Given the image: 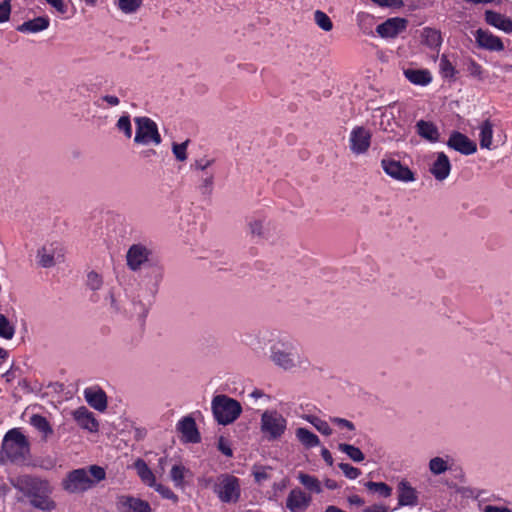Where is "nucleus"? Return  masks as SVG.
<instances>
[{"label":"nucleus","mask_w":512,"mask_h":512,"mask_svg":"<svg viewBox=\"0 0 512 512\" xmlns=\"http://www.w3.org/2000/svg\"><path fill=\"white\" fill-rule=\"evenodd\" d=\"M371 132L363 126L352 129L349 136V148L355 155H361L368 151L371 144Z\"/></svg>","instance_id":"obj_9"},{"label":"nucleus","mask_w":512,"mask_h":512,"mask_svg":"<svg viewBox=\"0 0 512 512\" xmlns=\"http://www.w3.org/2000/svg\"><path fill=\"white\" fill-rule=\"evenodd\" d=\"M467 71L473 77H476L479 79H481V77H482L483 69H482L481 65H479L475 61L469 62L468 66H467Z\"/></svg>","instance_id":"obj_52"},{"label":"nucleus","mask_w":512,"mask_h":512,"mask_svg":"<svg viewBox=\"0 0 512 512\" xmlns=\"http://www.w3.org/2000/svg\"><path fill=\"white\" fill-rule=\"evenodd\" d=\"M254 476L257 482H262L268 479V474L264 470L255 472Z\"/></svg>","instance_id":"obj_61"},{"label":"nucleus","mask_w":512,"mask_h":512,"mask_svg":"<svg viewBox=\"0 0 512 512\" xmlns=\"http://www.w3.org/2000/svg\"><path fill=\"white\" fill-rule=\"evenodd\" d=\"M287 429L286 418L276 410H266L261 415L260 430L269 441L280 439Z\"/></svg>","instance_id":"obj_6"},{"label":"nucleus","mask_w":512,"mask_h":512,"mask_svg":"<svg viewBox=\"0 0 512 512\" xmlns=\"http://www.w3.org/2000/svg\"><path fill=\"white\" fill-rule=\"evenodd\" d=\"M155 488V490L160 493L164 498L166 499H172L174 501L177 500V496L174 494V492L172 490H170L168 487L162 485V484H157L155 483V485L153 486Z\"/></svg>","instance_id":"obj_50"},{"label":"nucleus","mask_w":512,"mask_h":512,"mask_svg":"<svg viewBox=\"0 0 512 512\" xmlns=\"http://www.w3.org/2000/svg\"><path fill=\"white\" fill-rule=\"evenodd\" d=\"M474 37L477 45L482 49L489 51H502L504 49L502 40L487 30L477 29Z\"/></svg>","instance_id":"obj_16"},{"label":"nucleus","mask_w":512,"mask_h":512,"mask_svg":"<svg viewBox=\"0 0 512 512\" xmlns=\"http://www.w3.org/2000/svg\"><path fill=\"white\" fill-rule=\"evenodd\" d=\"M38 264L43 268H51L63 259L61 249L55 244H47L37 251Z\"/></svg>","instance_id":"obj_13"},{"label":"nucleus","mask_w":512,"mask_h":512,"mask_svg":"<svg viewBox=\"0 0 512 512\" xmlns=\"http://www.w3.org/2000/svg\"><path fill=\"white\" fill-rule=\"evenodd\" d=\"M206 487L210 486L222 503L235 504L241 496L240 481L234 475L223 473L215 479L209 478Z\"/></svg>","instance_id":"obj_4"},{"label":"nucleus","mask_w":512,"mask_h":512,"mask_svg":"<svg viewBox=\"0 0 512 512\" xmlns=\"http://www.w3.org/2000/svg\"><path fill=\"white\" fill-rule=\"evenodd\" d=\"M312 497L300 488L292 489L286 499V507L290 512H304L311 504Z\"/></svg>","instance_id":"obj_15"},{"label":"nucleus","mask_w":512,"mask_h":512,"mask_svg":"<svg viewBox=\"0 0 512 512\" xmlns=\"http://www.w3.org/2000/svg\"><path fill=\"white\" fill-rule=\"evenodd\" d=\"M406 78L416 85H427L431 81V77L426 70L407 69L404 72Z\"/></svg>","instance_id":"obj_33"},{"label":"nucleus","mask_w":512,"mask_h":512,"mask_svg":"<svg viewBox=\"0 0 512 512\" xmlns=\"http://www.w3.org/2000/svg\"><path fill=\"white\" fill-rule=\"evenodd\" d=\"M135 309L137 307L140 308V312L136 315L138 318H145L147 316V308L142 305V303H137L134 305Z\"/></svg>","instance_id":"obj_62"},{"label":"nucleus","mask_w":512,"mask_h":512,"mask_svg":"<svg viewBox=\"0 0 512 512\" xmlns=\"http://www.w3.org/2000/svg\"><path fill=\"white\" fill-rule=\"evenodd\" d=\"M188 144H189V140H186L180 144H178V143L172 144V152L178 161L184 162L187 160L186 150H187Z\"/></svg>","instance_id":"obj_45"},{"label":"nucleus","mask_w":512,"mask_h":512,"mask_svg":"<svg viewBox=\"0 0 512 512\" xmlns=\"http://www.w3.org/2000/svg\"><path fill=\"white\" fill-rule=\"evenodd\" d=\"M485 21L505 33H512V20L501 13L487 10L485 11Z\"/></svg>","instance_id":"obj_22"},{"label":"nucleus","mask_w":512,"mask_h":512,"mask_svg":"<svg viewBox=\"0 0 512 512\" xmlns=\"http://www.w3.org/2000/svg\"><path fill=\"white\" fill-rule=\"evenodd\" d=\"M136 132L134 142L139 145L154 144L158 146L162 142L157 124L146 116L134 118Z\"/></svg>","instance_id":"obj_7"},{"label":"nucleus","mask_w":512,"mask_h":512,"mask_svg":"<svg viewBox=\"0 0 512 512\" xmlns=\"http://www.w3.org/2000/svg\"><path fill=\"white\" fill-rule=\"evenodd\" d=\"M331 422L336 424L340 428H346L350 431L355 430V425L347 419L340 418V417H333V418H331Z\"/></svg>","instance_id":"obj_53"},{"label":"nucleus","mask_w":512,"mask_h":512,"mask_svg":"<svg viewBox=\"0 0 512 512\" xmlns=\"http://www.w3.org/2000/svg\"><path fill=\"white\" fill-rule=\"evenodd\" d=\"M493 127V123L488 119L479 126V142L482 149H492Z\"/></svg>","instance_id":"obj_27"},{"label":"nucleus","mask_w":512,"mask_h":512,"mask_svg":"<svg viewBox=\"0 0 512 512\" xmlns=\"http://www.w3.org/2000/svg\"><path fill=\"white\" fill-rule=\"evenodd\" d=\"M398 506L415 507L419 504V492L407 479H401L397 484Z\"/></svg>","instance_id":"obj_11"},{"label":"nucleus","mask_w":512,"mask_h":512,"mask_svg":"<svg viewBox=\"0 0 512 512\" xmlns=\"http://www.w3.org/2000/svg\"><path fill=\"white\" fill-rule=\"evenodd\" d=\"M387 507L383 504H373L366 507L362 512H387Z\"/></svg>","instance_id":"obj_56"},{"label":"nucleus","mask_w":512,"mask_h":512,"mask_svg":"<svg viewBox=\"0 0 512 512\" xmlns=\"http://www.w3.org/2000/svg\"><path fill=\"white\" fill-rule=\"evenodd\" d=\"M11 13L10 0H4L0 4V23L5 22L9 19Z\"/></svg>","instance_id":"obj_51"},{"label":"nucleus","mask_w":512,"mask_h":512,"mask_svg":"<svg viewBox=\"0 0 512 512\" xmlns=\"http://www.w3.org/2000/svg\"><path fill=\"white\" fill-rule=\"evenodd\" d=\"M325 512H345V511L336 506L330 505L326 508Z\"/></svg>","instance_id":"obj_64"},{"label":"nucleus","mask_w":512,"mask_h":512,"mask_svg":"<svg viewBox=\"0 0 512 512\" xmlns=\"http://www.w3.org/2000/svg\"><path fill=\"white\" fill-rule=\"evenodd\" d=\"M30 424L35 427L40 433L43 434V438L46 440L53 434V429L47 419L41 415L34 414L30 418Z\"/></svg>","instance_id":"obj_32"},{"label":"nucleus","mask_w":512,"mask_h":512,"mask_svg":"<svg viewBox=\"0 0 512 512\" xmlns=\"http://www.w3.org/2000/svg\"><path fill=\"white\" fill-rule=\"evenodd\" d=\"M450 171L451 163L448 156L444 152H439L436 160L430 167V173L437 181H444L448 178Z\"/></svg>","instance_id":"obj_19"},{"label":"nucleus","mask_w":512,"mask_h":512,"mask_svg":"<svg viewBox=\"0 0 512 512\" xmlns=\"http://www.w3.org/2000/svg\"><path fill=\"white\" fill-rule=\"evenodd\" d=\"M215 163V159L212 157L204 156L202 158L196 159L193 164H191V169L197 172H208V168Z\"/></svg>","instance_id":"obj_40"},{"label":"nucleus","mask_w":512,"mask_h":512,"mask_svg":"<svg viewBox=\"0 0 512 512\" xmlns=\"http://www.w3.org/2000/svg\"><path fill=\"white\" fill-rule=\"evenodd\" d=\"M118 504L121 512H151L148 502L131 496H121Z\"/></svg>","instance_id":"obj_20"},{"label":"nucleus","mask_w":512,"mask_h":512,"mask_svg":"<svg viewBox=\"0 0 512 512\" xmlns=\"http://www.w3.org/2000/svg\"><path fill=\"white\" fill-rule=\"evenodd\" d=\"M15 328L11 322H0V337L10 340L14 336Z\"/></svg>","instance_id":"obj_49"},{"label":"nucleus","mask_w":512,"mask_h":512,"mask_svg":"<svg viewBox=\"0 0 512 512\" xmlns=\"http://www.w3.org/2000/svg\"><path fill=\"white\" fill-rule=\"evenodd\" d=\"M297 478L299 482L309 491L317 494L322 492L321 483L316 477L300 472Z\"/></svg>","instance_id":"obj_34"},{"label":"nucleus","mask_w":512,"mask_h":512,"mask_svg":"<svg viewBox=\"0 0 512 512\" xmlns=\"http://www.w3.org/2000/svg\"><path fill=\"white\" fill-rule=\"evenodd\" d=\"M338 449L345 453L354 462H362L365 459L363 452L354 445L340 443L338 445Z\"/></svg>","instance_id":"obj_35"},{"label":"nucleus","mask_w":512,"mask_h":512,"mask_svg":"<svg viewBox=\"0 0 512 512\" xmlns=\"http://www.w3.org/2000/svg\"><path fill=\"white\" fill-rule=\"evenodd\" d=\"M269 359L278 368L289 372H307L312 367L309 358L289 340H277L272 343L269 348Z\"/></svg>","instance_id":"obj_1"},{"label":"nucleus","mask_w":512,"mask_h":512,"mask_svg":"<svg viewBox=\"0 0 512 512\" xmlns=\"http://www.w3.org/2000/svg\"><path fill=\"white\" fill-rule=\"evenodd\" d=\"M151 250L143 244H133L127 251V266L132 271H137L141 266L149 260Z\"/></svg>","instance_id":"obj_12"},{"label":"nucleus","mask_w":512,"mask_h":512,"mask_svg":"<svg viewBox=\"0 0 512 512\" xmlns=\"http://www.w3.org/2000/svg\"><path fill=\"white\" fill-rule=\"evenodd\" d=\"M177 429L181 432L183 438L187 442L197 443L200 441V434L197 430L195 420L186 416L177 425Z\"/></svg>","instance_id":"obj_21"},{"label":"nucleus","mask_w":512,"mask_h":512,"mask_svg":"<svg viewBox=\"0 0 512 512\" xmlns=\"http://www.w3.org/2000/svg\"><path fill=\"white\" fill-rule=\"evenodd\" d=\"M215 176L212 172H205L199 177L197 189L202 196H211L214 189Z\"/></svg>","instance_id":"obj_30"},{"label":"nucleus","mask_w":512,"mask_h":512,"mask_svg":"<svg viewBox=\"0 0 512 512\" xmlns=\"http://www.w3.org/2000/svg\"><path fill=\"white\" fill-rule=\"evenodd\" d=\"M421 43L429 49L439 52L442 44L441 32L431 27L423 28L421 31Z\"/></svg>","instance_id":"obj_24"},{"label":"nucleus","mask_w":512,"mask_h":512,"mask_svg":"<svg viewBox=\"0 0 512 512\" xmlns=\"http://www.w3.org/2000/svg\"><path fill=\"white\" fill-rule=\"evenodd\" d=\"M447 146L463 155H471L477 151L476 143L457 131L451 133Z\"/></svg>","instance_id":"obj_14"},{"label":"nucleus","mask_w":512,"mask_h":512,"mask_svg":"<svg viewBox=\"0 0 512 512\" xmlns=\"http://www.w3.org/2000/svg\"><path fill=\"white\" fill-rule=\"evenodd\" d=\"M116 127L119 131H122L126 138L132 137V126L129 115H122L117 123Z\"/></svg>","instance_id":"obj_44"},{"label":"nucleus","mask_w":512,"mask_h":512,"mask_svg":"<svg viewBox=\"0 0 512 512\" xmlns=\"http://www.w3.org/2000/svg\"><path fill=\"white\" fill-rule=\"evenodd\" d=\"M12 485L30 499V504L41 511L50 512L56 508V503L51 499V486L47 481H42L30 476H20L11 481Z\"/></svg>","instance_id":"obj_2"},{"label":"nucleus","mask_w":512,"mask_h":512,"mask_svg":"<svg viewBox=\"0 0 512 512\" xmlns=\"http://www.w3.org/2000/svg\"><path fill=\"white\" fill-rule=\"evenodd\" d=\"M451 460L452 459L448 455L445 457H433L428 463L429 471L435 476L441 475L450 469L449 462Z\"/></svg>","instance_id":"obj_28"},{"label":"nucleus","mask_w":512,"mask_h":512,"mask_svg":"<svg viewBox=\"0 0 512 512\" xmlns=\"http://www.w3.org/2000/svg\"><path fill=\"white\" fill-rule=\"evenodd\" d=\"M308 421L323 435L329 436L332 434V429L328 423L316 416H311Z\"/></svg>","instance_id":"obj_43"},{"label":"nucleus","mask_w":512,"mask_h":512,"mask_svg":"<svg viewBox=\"0 0 512 512\" xmlns=\"http://www.w3.org/2000/svg\"><path fill=\"white\" fill-rule=\"evenodd\" d=\"M187 473H189V470L180 464L171 468L170 477L176 487L184 485V478Z\"/></svg>","instance_id":"obj_36"},{"label":"nucleus","mask_w":512,"mask_h":512,"mask_svg":"<svg viewBox=\"0 0 512 512\" xmlns=\"http://www.w3.org/2000/svg\"><path fill=\"white\" fill-rule=\"evenodd\" d=\"M407 20L404 18H390L377 26V33L384 38H394L406 29Z\"/></svg>","instance_id":"obj_17"},{"label":"nucleus","mask_w":512,"mask_h":512,"mask_svg":"<svg viewBox=\"0 0 512 512\" xmlns=\"http://www.w3.org/2000/svg\"><path fill=\"white\" fill-rule=\"evenodd\" d=\"M314 21L316 25L325 32H329L333 29V23L331 19L325 12L321 10H316L314 12Z\"/></svg>","instance_id":"obj_37"},{"label":"nucleus","mask_w":512,"mask_h":512,"mask_svg":"<svg viewBox=\"0 0 512 512\" xmlns=\"http://www.w3.org/2000/svg\"><path fill=\"white\" fill-rule=\"evenodd\" d=\"M2 448L8 458L17 460L29 452V443L19 430L12 429L5 435Z\"/></svg>","instance_id":"obj_8"},{"label":"nucleus","mask_w":512,"mask_h":512,"mask_svg":"<svg viewBox=\"0 0 512 512\" xmlns=\"http://www.w3.org/2000/svg\"><path fill=\"white\" fill-rule=\"evenodd\" d=\"M416 131L422 138L430 142H437L439 140L438 128L430 121L419 120L416 123Z\"/></svg>","instance_id":"obj_26"},{"label":"nucleus","mask_w":512,"mask_h":512,"mask_svg":"<svg viewBox=\"0 0 512 512\" xmlns=\"http://www.w3.org/2000/svg\"><path fill=\"white\" fill-rule=\"evenodd\" d=\"M51 5L58 13L65 14L67 12V5L62 0H45Z\"/></svg>","instance_id":"obj_54"},{"label":"nucleus","mask_w":512,"mask_h":512,"mask_svg":"<svg viewBox=\"0 0 512 512\" xmlns=\"http://www.w3.org/2000/svg\"><path fill=\"white\" fill-rule=\"evenodd\" d=\"M381 166L385 173L395 180L402 182H412L415 180L414 173L399 161L392 159H383Z\"/></svg>","instance_id":"obj_10"},{"label":"nucleus","mask_w":512,"mask_h":512,"mask_svg":"<svg viewBox=\"0 0 512 512\" xmlns=\"http://www.w3.org/2000/svg\"><path fill=\"white\" fill-rule=\"evenodd\" d=\"M249 231L254 236L265 237L267 234V227L263 220L255 219L249 222Z\"/></svg>","instance_id":"obj_42"},{"label":"nucleus","mask_w":512,"mask_h":512,"mask_svg":"<svg viewBox=\"0 0 512 512\" xmlns=\"http://www.w3.org/2000/svg\"><path fill=\"white\" fill-rule=\"evenodd\" d=\"M135 469L137 471L138 476L141 478V480L147 484L148 486L152 487L156 483L155 476L151 469L147 466L144 460L137 459L134 463Z\"/></svg>","instance_id":"obj_29"},{"label":"nucleus","mask_w":512,"mask_h":512,"mask_svg":"<svg viewBox=\"0 0 512 512\" xmlns=\"http://www.w3.org/2000/svg\"><path fill=\"white\" fill-rule=\"evenodd\" d=\"M325 486L330 489V490H334V489H337L338 488V484L336 483V481L332 480V479H326L325 480Z\"/></svg>","instance_id":"obj_63"},{"label":"nucleus","mask_w":512,"mask_h":512,"mask_svg":"<svg viewBox=\"0 0 512 512\" xmlns=\"http://www.w3.org/2000/svg\"><path fill=\"white\" fill-rule=\"evenodd\" d=\"M211 408L216 421L221 425L233 423L242 412L241 404L224 394L212 399Z\"/></svg>","instance_id":"obj_5"},{"label":"nucleus","mask_w":512,"mask_h":512,"mask_svg":"<svg viewBox=\"0 0 512 512\" xmlns=\"http://www.w3.org/2000/svg\"><path fill=\"white\" fill-rule=\"evenodd\" d=\"M86 285L92 291L101 289L103 285L102 276L95 271H89L87 273Z\"/></svg>","instance_id":"obj_41"},{"label":"nucleus","mask_w":512,"mask_h":512,"mask_svg":"<svg viewBox=\"0 0 512 512\" xmlns=\"http://www.w3.org/2000/svg\"><path fill=\"white\" fill-rule=\"evenodd\" d=\"M321 456L323 457L324 461L329 465V466H332L333 465V458H332V455L331 453L329 452L328 449L326 448H323L321 450Z\"/></svg>","instance_id":"obj_58"},{"label":"nucleus","mask_w":512,"mask_h":512,"mask_svg":"<svg viewBox=\"0 0 512 512\" xmlns=\"http://www.w3.org/2000/svg\"><path fill=\"white\" fill-rule=\"evenodd\" d=\"M50 20L46 16H39L32 20L23 22L17 27V31L22 33H38L49 27Z\"/></svg>","instance_id":"obj_25"},{"label":"nucleus","mask_w":512,"mask_h":512,"mask_svg":"<svg viewBox=\"0 0 512 512\" xmlns=\"http://www.w3.org/2000/svg\"><path fill=\"white\" fill-rule=\"evenodd\" d=\"M105 477L106 472L103 467L91 465L88 468H79L69 472L62 480V487L71 494L83 493L104 480Z\"/></svg>","instance_id":"obj_3"},{"label":"nucleus","mask_w":512,"mask_h":512,"mask_svg":"<svg viewBox=\"0 0 512 512\" xmlns=\"http://www.w3.org/2000/svg\"><path fill=\"white\" fill-rule=\"evenodd\" d=\"M295 434L297 439L307 448L316 447L320 443L318 436L306 428H297Z\"/></svg>","instance_id":"obj_31"},{"label":"nucleus","mask_w":512,"mask_h":512,"mask_svg":"<svg viewBox=\"0 0 512 512\" xmlns=\"http://www.w3.org/2000/svg\"><path fill=\"white\" fill-rule=\"evenodd\" d=\"M440 68L441 72L445 77H453L455 73V69L451 62L447 59L445 55L441 57L440 60Z\"/></svg>","instance_id":"obj_48"},{"label":"nucleus","mask_w":512,"mask_h":512,"mask_svg":"<svg viewBox=\"0 0 512 512\" xmlns=\"http://www.w3.org/2000/svg\"><path fill=\"white\" fill-rule=\"evenodd\" d=\"M249 397L254 400L255 405H265L269 402L270 396L265 394L260 389H254L250 394Z\"/></svg>","instance_id":"obj_47"},{"label":"nucleus","mask_w":512,"mask_h":512,"mask_svg":"<svg viewBox=\"0 0 512 512\" xmlns=\"http://www.w3.org/2000/svg\"><path fill=\"white\" fill-rule=\"evenodd\" d=\"M86 401L90 406L98 411H104L107 408V397L103 390L88 388L84 391Z\"/></svg>","instance_id":"obj_23"},{"label":"nucleus","mask_w":512,"mask_h":512,"mask_svg":"<svg viewBox=\"0 0 512 512\" xmlns=\"http://www.w3.org/2000/svg\"><path fill=\"white\" fill-rule=\"evenodd\" d=\"M72 416L78 426L82 429L88 430L89 432H97L99 423L95 419L92 412L86 407L82 406L72 411Z\"/></svg>","instance_id":"obj_18"},{"label":"nucleus","mask_w":512,"mask_h":512,"mask_svg":"<svg viewBox=\"0 0 512 512\" xmlns=\"http://www.w3.org/2000/svg\"><path fill=\"white\" fill-rule=\"evenodd\" d=\"M348 502L351 505H357V506H362L364 504V500L358 495L349 496Z\"/></svg>","instance_id":"obj_59"},{"label":"nucleus","mask_w":512,"mask_h":512,"mask_svg":"<svg viewBox=\"0 0 512 512\" xmlns=\"http://www.w3.org/2000/svg\"><path fill=\"white\" fill-rule=\"evenodd\" d=\"M484 512H511V511L506 507H497V506L488 505L485 507Z\"/></svg>","instance_id":"obj_60"},{"label":"nucleus","mask_w":512,"mask_h":512,"mask_svg":"<svg viewBox=\"0 0 512 512\" xmlns=\"http://www.w3.org/2000/svg\"><path fill=\"white\" fill-rule=\"evenodd\" d=\"M103 101H105L110 106H117L120 103V100L117 96L114 95H104L101 97Z\"/></svg>","instance_id":"obj_57"},{"label":"nucleus","mask_w":512,"mask_h":512,"mask_svg":"<svg viewBox=\"0 0 512 512\" xmlns=\"http://www.w3.org/2000/svg\"><path fill=\"white\" fill-rule=\"evenodd\" d=\"M218 449L227 457H232L233 455L232 449L223 437H220L218 440Z\"/></svg>","instance_id":"obj_55"},{"label":"nucleus","mask_w":512,"mask_h":512,"mask_svg":"<svg viewBox=\"0 0 512 512\" xmlns=\"http://www.w3.org/2000/svg\"><path fill=\"white\" fill-rule=\"evenodd\" d=\"M117 5L124 14H133L141 7L142 0H117Z\"/></svg>","instance_id":"obj_39"},{"label":"nucleus","mask_w":512,"mask_h":512,"mask_svg":"<svg viewBox=\"0 0 512 512\" xmlns=\"http://www.w3.org/2000/svg\"><path fill=\"white\" fill-rule=\"evenodd\" d=\"M365 487L370 491L378 492L385 498L390 497L392 494V488L384 482L369 481L365 483Z\"/></svg>","instance_id":"obj_38"},{"label":"nucleus","mask_w":512,"mask_h":512,"mask_svg":"<svg viewBox=\"0 0 512 512\" xmlns=\"http://www.w3.org/2000/svg\"><path fill=\"white\" fill-rule=\"evenodd\" d=\"M338 467L341 469V471L344 473V475L349 479H356L361 474L360 469H358L348 463H340V464H338Z\"/></svg>","instance_id":"obj_46"}]
</instances>
